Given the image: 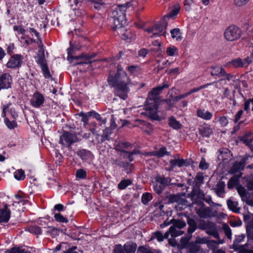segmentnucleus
Returning a JSON list of instances; mask_svg holds the SVG:
<instances>
[{
	"instance_id": "10",
	"label": "nucleus",
	"mask_w": 253,
	"mask_h": 253,
	"mask_svg": "<svg viewBox=\"0 0 253 253\" xmlns=\"http://www.w3.org/2000/svg\"><path fill=\"white\" fill-rule=\"evenodd\" d=\"M23 57L20 54H14L11 56L6 63V67L10 69L19 68L21 66Z\"/></svg>"
},
{
	"instance_id": "48",
	"label": "nucleus",
	"mask_w": 253,
	"mask_h": 253,
	"mask_svg": "<svg viewBox=\"0 0 253 253\" xmlns=\"http://www.w3.org/2000/svg\"><path fill=\"white\" fill-rule=\"evenodd\" d=\"M246 222L251 227H253V214H248L244 216Z\"/></svg>"
},
{
	"instance_id": "14",
	"label": "nucleus",
	"mask_w": 253,
	"mask_h": 253,
	"mask_svg": "<svg viewBox=\"0 0 253 253\" xmlns=\"http://www.w3.org/2000/svg\"><path fill=\"white\" fill-rule=\"evenodd\" d=\"M10 209L9 206L5 205L0 209V223L7 222L10 216Z\"/></svg>"
},
{
	"instance_id": "38",
	"label": "nucleus",
	"mask_w": 253,
	"mask_h": 253,
	"mask_svg": "<svg viewBox=\"0 0 253 253\" xmlns=\"http://www.w3.org/2000/svg\"><path fill=\"white\" fill-rule=\"evenodd\" d=\"M166 53L168 55L173 56L177 54L178 50L177 48L174 46H170L167 47Z\"/></svg>"
},
{
	"instance_id": "36",
	"label": "nucleus",
	"mask_w": 253,
	"mask_h": 253,
	"mask_svg": "<svg viewBox=\"0 0 253 253\" xmlns=\"http://www.w3.org/2000/svg\"><path fill=\"white\" fill-rule=\"evenodd\" d=\"M170 164L171 168L177 166L179 167L182 166L184 164V161L183 159H175L170 161Z\"/></svg>"
},
{
	"instance_id": "17",
	"label": "nucleus",
	"mask_w": 253,
	"mask_h": 253,
	"mask_svg": "<svg viewBox=\"0 0 253 253\" xmlns=\"http://www.w3.org/2000/svg\"><path fill=\"white\" fill-rule=\"evenodd\" d=\"M168 85L167 84H164L163 86H158L155 88H154L148 94V98L155 99L157 100H159L158 95L161 92L162 90L165 88H168Z\"/></svg>"
},
{
	"instance_id": "19",
	"label": "nucleus",
	"mask_w": 253,
	"mask_h": 253,
	"mask_svg": "<svg viewBox=\"0 0 253 253\" xmlns=\"http://www.w3.org/2000/svg\"><path fill=\"white\" fill-rule=\"evenodd\" d=\"M225 74L224 69L220 66H215L211 67V75L218 78L223 77Z\"/></svg>"
},
{
	"instance_id": "26",
	"label": "nucleus",
	"mask_w": 253,
	"mask_h": 253,
	"mask_svg": "<svg viewBox=\"0 0 253 253\" xmlns=\"http://www.w3.org/2000/svg\"><path fill=\"white\" fill-rule=\"evenodd\" d=\"M137 253H161L160 251L153 250L145 247H139L137 249Z\"/></svg>"
},
{
	"instance_id": "37",
	"label": "nucleus",
	"mask_w": 253,
	"mask_h": 253,
	"mask_svg": "<svg viewBox=\"0 0 253 253\" xmlns=\"http://www.w3.org/2000/svg\"><path fill=\"white\" fill-rule=\"evenodd\" d=\"M169 124L171 127L174 129H179L181 127V124L173 117L169 119Z\"/></svg>"
},
{
	"instance_id": "44",
	"label": "nucleus",
	"mask_w": 253,
	"mask_h": 253,
	"mask_svg": "<svg viewBox=\"0 0 253 253\" xmlns=\"http://www.w3.org/2000/svg\"><path fill=\"white\" fill-rule=\"evenodd\" d=\"M54 217L55 220L59 222L67 223L68 222V219L63 216L60 213L55 214Z\"/></svg>"
},
{
	"instance_id": "27",
	"label": "nucleus",
	"mask_w": 253,
	"mask_h": 253,
	"mask_svg": "<svg viewBox=\"0 0 253 253\" xmlns=\"http://www.w3.org/2000/svg\"><path fill=\"white\" fill-rule=\"evenodd\" d=\"M171 37L173 39H176L177 41H181L182 37L180 34V31L179 28H174L170 31Z\"/></svg>"
},
{
	"instance_id": "23",
	"label": "nucleus",
	"mask_w": 253,
	"mask_h": 253,
	"mask_svg": "<svg viewBox=\"0 0 253 253\" xmlns=\"http://www.w3.org/2000/svg\"><path fill=\"white\" fill-rule=\"evenodd\" d=\"M187 248L190 253H201L202 250L200 245H198L195 242L189 243Z\"/></svg>"
},
{
	"instance_id": "40",
	"label": "nucleus",
	"mask_w": 253,
	"mask_h": 253,
	"mask_svg": "<svg viewBox=\"0 0 253 253\" xmlns=\"http://www.w3.org/2000/svg\"><path fill=\"white\" fill-rule=\"evenodd\" d=\"M238 183V177L237 176H233L229 180L227 185L229 189L233 188L235 186L237 185Z\"/></svg>"
},
{
	"instance_id": "63",
	"label": "nucleus",
	"mask_w": 253,
	"mask_h": 253,
	"mask_svg": "<svg viewBox=\"0 0 253 253\" xmlns=\"http://www.w3.org/2000/svg\"><path fill=\"white\" fill-rule=\"evenodd\" d=\"M209 165L206 162V161L204 159L202 158L201 161L200 162L199 165V168L203 169H207L208 168Z\"/></svg>"
},
{
	"instance_id": "12",
	"label": "nucleus",
	"mask_w": 253,
	"mask_h": 253,
	"mask_svg": "<svg viewBox=\"0 0 253 253\" xmlns=\"http://www.w3.org/2000/svg\"><path fill=\"white\" fill-rule=\"evenodd\" d=\"M169 202L171 203H177L178 206H187V201L183 196L179 195H170L168 197Z\"/></svg>"
},
{
	"instance_id": "32",
	"label": "nucleus",
	"mask_w": 253,
	"mask_h": 253,
	"mask_svg": "<svg viewBox=\"0 0 253 253\" xmlns=\"http://www.w3.org/2000/svg\"><path fill=\"white\" fill-rule=\"evenodd\" d=\"M131 184L132 182L130 179H124L118 184V187L120 190H123Z\"/></svg>"
},
{
	"instance_id": "31",
	"label": "nucleus",
	"mask_w": 253,
	"mask_h": 253,
	"mask_svg": "<svg viewBox=\"0 0 253 253\" xmlns=\"http://www.w3.org/2000/svg\"><path fill=\"white\" fill-rule=\"evenodd\" d=\"M14 177L18 180H24L25 178L24 171L21 169L16 170L14 173Z\"/></svg>"
},
{
	"instance_id": "24",
	"label": "nucleus",
	"mask_w": 253,
	"mask_h": 253,
	"mask_svg": "<svg viewBox=\"0 0 253 253\" xmlns=\"http://www.w3.org/2000/svg\"><path fill=\"white\" fill-rule=\"evenodd\" d=\"M126 253H135L137 249V245L132 242H127L124 245Z\"/></svg>"
},
{
	"instance_id": "50",
	"label": "nucleus",
	"mask_w": 253,
	"mask_h": 253,
	"mask_svg": "<svg viewBox=\"0 0 253 253\" xmlns=\"http://www.w3.org/2000/svg\"><path fill=\"white\" fill-rule=\"evenodd\" d=\"M76 175L78 178L84 179L86 177V172L83 169H79L77 170Z\"/></svg>"
},
{
	"instance_id": "41",
	"label": "nucleus",
	"mask_w": 253,
	"mask_h": 253,
	"mask_svg": "<svg viewBox=\"0 0 253 253\" xmlns=\"http://www.w3.org/2000/svg\"><path fill=\"white\" fill-rule=\"evenodd\" d=\"M154 239H156L159 242L163 241L164 240V236L162 233L160 231H157L154 233L151 237L150 240H152Z\"/></svg>"
},
{
	"instance_id": "52",
	"label": "nucleus",
	"mask_w": 253,
	"mask_h": 253,
	"mask_svg": "<svg viewBox=\"0 0 253 253\" xmlns=\"http://www.w3.org/2000/svg\"><path fill=\"white\" fill-rule=\"evenodd\" d=\"M211 84H212V83H209L205 85H201L198 87L193 88V89H191L189 92H187V94H188V95H189L194 92H197V91H199L200 90L203 89V88L208 86L209 85H210Z\"/></svg>"
},
{
	"instance_id": "56",
	"label": "nucleus",
	"mask_w": 253,
	"mask_h": 253,
	"mask_svg": "<svg viewBox=\"0 0 253 253\" xmlns=\"http://www.w3.org/2000/svg\"><path fill=\"white\" fill-rule=\"evenodd\" d=\"M79 115L82 117V121L84 123V125H86L87 124L88 120V117L91 116V115L89 114V113L84 114L83 112L80 113Z\"/></svg>"
},
{
	"instance_id": "7",
	"label": "nucleus",
	"mask_w": 253,
	"mask_h": 253,
	"mask_svg": "<svg viewBox=\"0 0 253 253\" xmlns=\"http://www.w3.org/2000/svg\"><path fill=\"white\" fill-rule=\"evenodd\" d=\"M158 102V100L149 98H147L146 101L145 110L153 119L157 117Z\"/></svg>"
},
{
	"instance_id": "39",
	"label": "nucleus",
	"mask_w": 253,
	"mask_h": 253,
	"mask_svg": "<svg viewBox=\"0 0 253 253\" xmlns=\"http://www.w3.org/2000/svg\"><path fill=\"white\" fill-rule=\"evenodd\" d=\"M227 206L229 209L234 212H238L239 211V209L237 207V203L236 202H234L230 200H228L227 202Z\"/></svg>"
},
{
	"instance_id": "49",
	"label": "nucleus",
	"mask_w": 253,
	"mask_h": 253,
	"mask_svg": "<svg viewBox=\"0 0 253 253\" xmlns=\"http://www.w3.org/2000/svg\"><path fill=\"white\" fill-rule=\"evenodd\" d=\"M114 253H126L124 246H123L121 244H118L115 246L114 250Z\"/></svg>"
},
{
	"instance_id": "33",
	"label": "nucleus",
	"mask_w": 253,
	"mask_h": 253,
	"mask_svg": "<svg viewBox=\"0 0 253 253\" xmlns=\"http://www.w3.org/2000/svg\"><path fill=\"white\" fill-rule=\"evenodd\" d=\"M231 63L235 68H240L245 67V63L240 58L233 59Z\"/></svg>"
},
{
	"instance_id": "57",
	"label": "nucleus",
	"mask_w": 253,
	"mask_h": 253,
	"mask_svg": "<svg viewBox=\"0 0 253 253\" xmlns=\"http://www.w3.org/2000/svg\"><path fill=\"white\" fill-rule=\"evenodd\" d=\"M91 2L94 3V8L98 9L101 5L105 4V2L102 0H90Z\"/></svg>"
},
{
	"instance_id": "61",
	"label": "nucleus",
	"mask_w": 253,
	"mask_h": 253,
	"mask_svg": "<svg viewBox=\"0 0 253 253\" xmlns=\"http://www.w3.org/2000/svg\"><path fill=\"white\" fill-rule=\"evenodd\" d=\"M179 68L178 67L166 70V72L169 75H177L179 74Z\"/></svg>"
},
{
	"instance_id": "29",
	"label": "nucleus",
	"mask_w": 253,
	"mask_h": 253,
	"mask_svg": "<svg viewBox=\"0 0 253 253\" xmlns=\"http://www.w3.org/2000/svg\"><path fill=\"white\" fill-rule=\"evenodd\" d=\"M169 229L170 232H171V236L172 237H178L184 234L183 231H180V229H178L175 226H171L170 227Z\"/></svg>"
},
{
	"instance_id": "45",
	"label": "nucleus",
	"mask_w": 253,
	"mask_h": 253,
	"mask_svg": "<svg viewBox=\"0 0 253 253\" xmlns=\"http://www.w3.org/2000/svg\"><path fill=\"white\" fill-rule=\"evenodd\" d=\"M152 199V195L149 193L143 194L142 196L141 200L143 204H147Z\"/></svg>"
},
{
	"instance_id": "55",
	"label": "nucleus",
	"mask_w": 253,
	"mask_h": 253,
	"mask_svg": "<svg viewBox=\"0 0 253 253\" xmlns=\"http://www.w3.org/2000/svg\"><path fill=\"white\" fill-rule=\"evenodd\" d=\"M190 238L187 237H182L180 241V245L182 248H187L188 242L190 240Z\"/></svg>"
},
{
	"instance_id": "53",
	"label": "nucleus",
	"mask_w": 253,
	"mask_h": 253,
	"mask_svg": "<svg viewBox=\"0 0 253 253\" xmlns=\"http://www.w3.org/2000/svg\"><path fill=\"white\" fill-rule=\"evenodd\" d=\"M127 69L130 73L133 74L138 73L140 71V69L138 66H131L127 68Z\"/></svg>"
},
{
	"instance_id": "54",
	"label": "nucleus",
	"mask_w": 253,
	"mask_h": 253,
	"mask_svg": "<svg viewBox=\"0 0 253 253\" xmlns=\"http://www.w3.org/2000/svg\"><path fill=\"white\" fill-rule=\"evenodd\" d=\"M223 228L225 233V235L228 237V238L230 239H231L232 233L231 229L229 227V226L227 224H224L223 225Z\"/></svg>"
},
{
	"instance_id": "3",
	"label": "nucleus",
	"mask_w": 253,
	"mask_h": 253,
	"mask_svg": "<svg viewBox=\"0 0 253 253\" xmlns=\"http://www.w3.org/2000/svg\"><path fill=\"white\" fill-rule=\"evenodd\" d=\"M196 213L203 218H210L215 217H224L226 216L223 213H218L216 211H213L210 207H207L205 205L202 203L199 208H195Z\"/></svg>"
},
{
	"instance_id": "34",
	"label": "nucleus",
	"mask_w": 253,
	"mask_h": 253,
	"mask_svg": "<svg viewBox=\"0 0 253 253\" xmlns=\"http://www.w3.org/2000/svg\"><path fill=\"white\" fill-rule=\"evenodd\" d=\"M200 133L204 137H209L212 133V129L209 127H204L200 129Z\"/></svg>"
},
{
	"instance_id": "25",
	"label": "nucleus",
	"mask_w": 253,
	"mask_h": 253,
	"mask_svg": "<svg viewBox=\"0 0 253 253\" xmlns=\"http://www.w3.org/2000/svg\"><path fill=\"white\" fill-rule=\"evenodd\" d=\"M168 154V152L166 147H162L158 151H155L149 153V155L150 156H155L158 158L162 157L164 155Z\"/></svg>"
},
{
	"instance_id": "15",
	"label": "nucleus",
	"mask_w": 253,
	"mask_h": 253,
	"mask_svg": "<svg viewBox=\"0 0 253 253\" xmlns=\"http://www.w3.org/2000/svg\"><path fill=\"white\" fill-rule=\"evenodd\" d=\"M44 98L43 95L39 93H35L31 100V103L33 106L35 107H39L43 104Z\"/></svg>"
},
{
	"instance_id": "9",
	"label": "nucleus",
	"mask_w": 253,
	"mask_h": 253,
	"mask_svg": "<svg viewBox=\"0 0 253 253\" xmlns=\"http://www.w3.org/2000/svg\"><path fill=\"white\" fill-rule=\"evenodd\" d=\"M169 183V179L165 177L158 176L156 178V181L153 182V188L154 191L157 194H160L165 189L166 186Z\"/></svg>"
},
{
	"instance_id": "58",
	"label": "nucleus",
	"mask_w": 253,
	"mask_h": 253,
	"mask_svg": "<svg viewBox=\"0 0 253 253\" xmlns=\"http://www.w3.org/2000/svg\"><path fill=\"white\" fill-rule=\"evenodd\" d=\"M218 122H219L220 124L223 126H226L228 124V119L225 116H222L219 117L218 119Z\"/></svg>"
},
{
	"instance_id": "1",
	"label": "nucleus",
	"mask_w": 253,
	"mask_h": 253,
	"mask_svg": "<svg viewBox=\"0 0 253 253\" xmlns=\"http://www.w3.org/2000/svg\"><path fill=\"white\" fill-rule=\"evenodd\" d=\"M108 81L115 88L116 95L125 100L129 91L128 86L131 84V80L120 65L117 66L116 74L114 76H110Z\"/></svg>"
},
{
	"instance_id": "62",
	"label": "nucleus",
	"mask_w": 253,
	"mask_h": 253,
	"mask_svg": "<svg viewBox=\"0 0 253 253\" xmlns=\"http://www.w3.org/2000/svg\"><path fill=\"white\" fill-rule=\"evenodd\" d=\"M198 245L204 244L207 243L208 241L206 238L197 237L195 241Z\"/></svg>"
},
{
	"instance_id": "21",
	"label": "nucleus",
	"mask_w": 253,
	"mask_h": 253,
	"mask_svg": "<svg viewBox=\"0 0 253 253\" xmlns=\"http://www.w3.org/2000/svg\"><path fill=\"white\" fill-rule=\"evenodd\" d=\"M197 115L198 117L205 120H210L212 117L211 113L205 109H198L197 110Z\"/></svg>"
},
{
	"instance_id": "16",
	"label": "nucleus",
	"mask_w": 253,
	"mask_h": 253,
	"mask_svg": "<svg viewBox=\"0 0 253 253\" xmlns=\"http://www.w3.org/2000/svg\"><path fill=\"white\" fill-rule=\"evenodd\" d=\"M244 239V237L241 236L236 238L232 245V248L235 250H240L241 253H253V250H247L244 247H239L238 244Z\"/></svg>"
},
{
	"instance_id": "11",
	"label": "nucleus",
	"mask_w": 253,
	"mask_h": 253,
	"mask_svg": "<svg viewBox=\"0 0 253 253\" xmlns=\"http://www.w3.org/2000/svg\"><path fill=\"white\" fill-rule=\"evenodd\" d=\"M12 83V77L8 73L2 74L0 76V90L10 88Z\"/></svg>"
},
{
	"instance_id": "20",
	"label": "nucleus",
	"mask_w": 253,
	"mask_h": 253,
	"mask_svg": "<svg viewBox=\"0 0 253 253\" xmlns=\"http://www.w3.org/2000/svg\"><path fill=\"white\" fill-rule=\"evenodd\" d=\"M180 8L179 4L174 5L170 12L163 17V20L168 23L169 18L174 17L179 12Z\"/></svg>"
},
{
	"instance_id": "28",
	"label": "nucleus",
	"mask_w": 253,
	"mask_h": 253,
	"mask_svg": "<svg viewBox=\"0 0 253 253\" xmlns=\"http://www.w3.org/2000/svg\"><path fill=\"white\" fill-rule=\"evenodd\" d=\"M225 184L223 182H219L216 185L215 191L218 196H221L224 193Z\"/></svg>"
},
{
	"instance_id": "43",
	"label": "nucleus",
	"mask_w": 253,
	"mask_h": 253,
	"mask_svg": "<svg viewBox=\"0 0 253 253\" xmlns=\"http://www.w3.org/2000/svg\"><path fill=\"white\" fill-rule=\"evenodd\" d=\"M4 123L7 127L11 129L17 127V123L15 120L10 121L7 118L4 119Z\"/></svg>"
},
{
	"instance_id": "6",
	"label": "nucleus",
	"mask_w": 253,
	"mask_h": 253,
	"mask_svg": "<svg viewBox=\"0 0 253 253\" xmlns=\"http://www.w3.org/2000/svg\"><path fill=\"white\" fill-rule=\"evenodd\" d=\"M241 34V30L238 27L231 25L226 29L224 35L227 41L232 42L239 39Z\"/></svg>"
},
{
	"instance_id": "64",
	"label": "nucleus",
	"mask_w": 253,
	"mask_h": 253,
	"mask_svg": "<svg viewBox=\"0 0 253 253\" xmlns=\"http://www.w3.org/2000/svg\"><path fill=\"white\" fill-rule=\"evenodd\" d=\"M13 29L15 31H17L18 34L23 35L25 32V30L21 26H14Z\"/></svg>"
},
{
	"instance_id": "13",
	"label": "nucleus",
	"mask_w": 253,
	"mask_h": 253,
	"mask_svg": "<svg viewBox=\"0 0 253 253\" xmlns=\"http://www.w3.org/2000/svg\"><path fill=\"white\" fill-rule=\"evenodd\" d=\"M28 203V201L22 199L18 202H14L11 205H9L10 210L17 211L19 212H24L26 210L24 206Z\"/></svg>"
},
{
	"instance_id": "42",
	"label": "nucleus",
	"mask_w": 253,
	"mask_h": 253,
	"mask_svg": "<svg viewBox=\"0 0 253 253\" xmlns=\"http://www.w3.org/2000/svg\"><path fill=\"white\" fill-rule=\"evenodd\" d=\"M89 115H92L93 117L97 121H99L101 124H105L106 123V119H102L101 116L97 113L93 111L89 112Z\"/></svg>"
},
{
	"instance_id": "60",
	"label": "nucleus",
	"mask_w": 253,
	"mask_h": 253,
	"mask_svg": "<svg viewBox=\"0 0 253 253\" xmlns=\"http://www.w3.org/2000/svg\"><path fill=\"white\" fill-rule=\"evenodd\" d=\"M188 96V95L187 94V93L186 92V93H183L182 94H181V95H178V96H176L175 97H172L173 102H177L179 100L183 99L184 98H185Z\"/></svg>"
},
{
	"instance_id": "59",
	"label": "nucleus",
	"mask_w": 253,
	"mask_h": 253,
	"mask_svg": "<svg viewBox=\"0 0 253 253\" xmlns=\"http://www.w3.org/2000/svg\"><path fill=\"white\" fill-rule=\"evenodd\" d=\"M250 0H233L235 4L238 6H242L247 4Z\"/></svg>"
},
{
	"instance_id": "4",
	"label": "nucleus",
	"mask_w": 253,
	"mask_h": 253,
	"mask_svg": "<svg viewBox=\"0 0 253 253\" xmlns=\"http://www.w3.org/2000/svg\"><path fill=\"white\" fill-rule=\"evenodd\" d=\"M198 228L205 230L208 234L211 235L215 238H219L218 227L215 223L209 220H201L198 225Z\"/></svg>"
},
{
	"instance_id": "51",
	"label": "nucleus",
	"mask_w": 253,
	"mask_h": 253,
	"mask_svg": "<svg viewBox=\"0 0 253 253\" xmlns=\"http://www.w3.org/2000/svg\"><path fill=\"white\" fill-rule=\"evenodd\" d=\"M41 69L42 70V71L43 72L44 77L46 78H50L51 75L50 74V72H49V71L48 70L47 65L45 64L44 65H42V66H41Z\"/></svg>"
},
{
	"instance_id": "5",
	"label": "nucleus",
	"mask_w": 253,
	"mask_h": 253,
	"mask_svg": "<svg viewBox=\"0 0 253 253\" xmlns=\"http://www.w3.org/2000/svg\"><path fill=\"white\" fill-rule=\"evenodd\" d=\"M168 26V23L163 20L162 25L157 24L152 27H149L145 29V31L149 34H152L151 38H156L161 36H166V29Z\"/></svg>"
},
{
	"instance_id": "8",
	"label": "nucleus",
	"mask_w": 253,
	"mask_h": 253,
	"mask_svg": "<svg viewBox=\"0 0 253 253\" xmlns=\"http://www.w3.org/2000/svg\"><path fill=\"white\" fill-rule=\"evenodd\" d=\"M78 141V139L76 134L68 132H64L60 137V144L67 147Z\"/></svg>"
},
{
	"instance_id": "30",
	"label": "nucleus",
	"mask_w": 253,
	"mask_h": 253,
	"mask_svg": "<svg viewBox=\"0 0 253 253\" xmlns=\"http://www.w3.org/2000/svg\"><path fill=\"white\" fill-rule=\"evenodd\" d=\"M187 223L189 225L188 232L190 233L194 232L197 229L196 223L195 220L192 218H188Z\"/></svg>"
},
{
	"instance_id": "35",
	"label": "nucleus",
	"mask_w": 253,
	"mask_h": 253,
	"mask_svg": "<svg viewBox=\"0 0 253 253\" xmlns=\"http://www.w3.org/2000/svg\"><path fill=\"white\" fill-rule=\"evenodd\" d=\"M237 190L243 200L247 199V193L245 188L242 186L237 187Z\"/></svg>"
},
{
	"instance_id": "22",
	"label": "nucleus",
	"mask_w": 253,
	"mask_h": 253,
	"mask_svg": "<svg viewBox=\"0 0 253 253\" xmlns=\"http://www.w3.org/2000/svg\"><path fill=\"white\" fill-rule=\"evenodd\" d=\"M6 113L9 114L14 120H16L18 117V114L15 110L12 108H9L8 105L3 106L1 114L2 117L5 118L6 117Z\"/></svg>"
},
{
	"instance_id": "47",
	"label": "nucleus",
	"mask_w": 253,
	"mask_h": 253,
	"mask_svg": "<svg viewBox=\"0 0 253 253\" xmlns=\"http://www.w3.org/2000/svg\"><path fill=\"white\" fill-rule=\"evenodd\" d=\"M244 166L245 164L244 162H236L233 166L232 169L235 172L240 169H243Z\"/></svg>"
},
{
	"instance_id": "2",
	"label": "nucleus",
	"mask_w": 253,
	"mask_h": 253,
	"mask_svg": "<svg viewBox=\"0 0 253 253\" xmlns=\"http://www.w3.org/2000/svg\"><path fill=\"white\" fill-rule=\"evenodd\" d=\"M129 4L126 3L125 5L118 6L112 12V17L114 19V26L113 30H118L119 33H122L125 30L123 26L126 24V11L127 7H129Z\"/></svg>"
},
{
	"instance_id": "18",
	"label": "nucleus",
	"mask_w": 253,
	"mask_h": 253,
	"mask_svg": "<svg viewBox=\"0 0 253 253\" xmlns=\"http://www.w3.org/2000/svg\"><path fill=\"white\" fill-rule=\"evenodd\" d=\"M39 47L40 49L38 52L37 62L41 66H42V65H44L46 64L44 56V49L43 48V45L41 41H40V43L39 44Z\"/></svg>"
},
{
	"instance_id": "46",
	"label": "nucleus",
	"mask_w": 253,
	"mask_h": 253,
	"mask_svg": "<svg viewBox=\"0 0 253 253\" xmlns=\"http://www.w3.org/2000/svg\"><path fill=\"white\" fill-rule=\"evenodd\" d=\"M173 225L172 226H175L178 229H181L182 228L186 226V223L180 220H173Z\"/></svg>"
}]
</instances>
